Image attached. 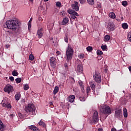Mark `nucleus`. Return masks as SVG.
I'll return each mask as SVG.
<instances>
[{
  "instance_id": "38",
  "label": "nucleus",
  "mask_w": 131,
  "mask_h": 131,
  "mask_svg": "<svg viewBox=\"0 0 131 131\" xmlns=\"http://www.w3.org/2000/svg\"><path fill=\"white\" fill-rule=\"evenodd\" d=\"M79 100L81 101V102H84L85 101V97H80Z\"/></svg>"
},
{
  "instance_id": "49",
  "label": "nucleus",
  "mask_w": 131,
  "mask_h": 131,
  "mask_svg": "<svg viewBox=\"0 0 131 131\" xmlns=\"http://www.w3.org/2000/svg\"><path fill=\"white\" fill-rule=\"evenodd\" d=\"M64 41H66V42H68V38L67 37V36H66L64 38Z\"/></svg>"
},
{
  "instance_id": "62",
  "label": "nucleus",
  "mask_w": 131,
  "mask_h": 131,
  "mask_svg": "<svg viewBox=\"0 0 131 131\" xmlns=\"http://www.w3.org/2000/svg\"><path fill=\"white\" fill-rule=\"evenodd\" d=\"M122 20H123V17H121Z\"/></svg>"
},
{
  "instance_id": "41",
  "label": "nucleus",
  "mask_w": 131,
  "mask_h": 131,
  "mask_svg": "<svg viewBox=\"0 0 131 131\" xmlns=\"http://www.w3.org/2000/svg\"><path fill=\"white\" fill-rule=\"evenodd\" d=\"M104 38L106 40H109L111 38V37L110 36L108 35H106L104 36Z\"/></svg>"
},
{
  "instance_id": "21",
  "label": "nucleus",
  "mask_w": 131,
  "mask_h": 131,
  "mask_svg": "<svg viewBox=\"0 0 131 131\" xmlns=\"http://www.w3.org/2000/svg\"><path fill=\"white\" fill-rule=\"evenodd\" d=\"M122 27L123 29H127L128 28V25L127 23H123L122 24Z\"/></svg>"
},
{
  "instance_id": "34",
  "label": "nucleus",
  "mask_w": 131,
  "mask_h": 131,
  "mask_svg": "<svg viewBox=\"0 0 131 131\" xmlns=\"http://www.w3.org/2000/svg\"><path fill=\"white\" fill-rule=\"evenodd\" d=\"M97 55H98V56H102V55H103V52L98 50L97 51Z\"/></svg>"
},
{
  "instance_id": "4",
  "label": "nucleus",
  "mask_w": 131,
  "mask_h": 131,
  "mask_svg": "<svg viewBox=\"0 0 131 131\" xmlns=\"http://www.w3.org/2000/svg\"><path fill=\"white\" fill-rule=\"evenodd\" d=\"M25 110L27 112H33V111H35V107L33 104L29 103L28 106L25 107Z\"/></svg>"
},
{
  "instance_id": "35",
  "label": "nucleus",
  "mask_w": 131,
  "mask_h": 131,
  "mask_svg": "<svg viewBox=\"0 0 131 131\" xmlns=\"http://www.w3.org/2000/svg\"><path fill=\"white\" fill-rule=\"evenodd\" d=\"M29 60L30 61H33L34 60V56L32 54H30L29 56Z\"/></svg>"
},
{
  "instance_id": "54",
  "label": "nucleus",
  "mask_w": 131,
  "mask_h": 131,
  "mask_svg": "<svg viewBox=\"0 0 131 131\" xmlns=\"http://www.w3.org/2000/svg\"><path fill=\"white\" fill-rule=\"evenodd\" d=\"M111 131H116V129L115 128H112Z\"/></svg>"
},
{
  "instance_id": "56",
  "label": "nucleus",
  "mask_w": 131,
  "mask_h": 131,
  "mask_svg": "<svg viewBox=\"0 0 131 131\" xmlns=\"http://www.w3.org/2000/svg\"><path fill=\"white\" fill-rule=\"evenodd\" d=\"M128 69L129 71L131 72V66L129 67Z\"/></svg>"
},
{
  "instance_id": "43",
  "label": "nucleus",
  "mask_w": 131,
  "mask_h": 131,
  "mask_svg": "<svg viewBox=\"0 0 131 131\" xmlns=\"http://www.w3.org/2000/svg\"><path fill=\"white\" fill-rule=\"evenodd\" d=\"M80 3L81 4V5H84L85 3V0H79Z\"/></svg>"
},
{
  "instance_id": "59",
  "label": "nucleus",
  "mask_w": 131,
  "mask_h": 131,
  "mask_svg": "<svg viewBox=\"0 0 131 131\" xmlns=\"http://www.w3.org/2000/svg\"><path fill=\"white\" fill-rule=\"evenodd\" d=\"M64 67H67V63L64 64Z\"/></svg>"
},
{
  "instance_id": "24",
  "label": "nucleus",
  "mask_w": 131,
  "mask_h": 131,
  "mask_svg": "<svg viewBox=\"0 0 131 131\" xmlns=\"http://www.w3.org/2000/svg\"><path fill=\"white\" fill-rule=\"evenodd\" d=\"M88 4H89V5H90V6H93L95 4V1L94 0H86Z\"/></svg>"
},
{
  "instance_id": "1",
  "label": "nucleus",
  "mask_w": 131,
  "mask_h": 131,
  "mask_svg": "<svg viewBox=\"0 0 131 131\" xmlns=\"http://www.w3.org/2000/svg\"><path fill=\"white\" fill-rule=\"evenodd\" d=\"M6 25L8 29H10L12 31H17L20 28V22L17 18L7 20L6 22Z\"/></svg>"
},
{
  "instance_id": "51",
  "label": "nucleus",
  "mask_w": 131,
  "mask_h": 131,
  "mask_svg": "<svg viewBox=\"0 0 131 131\" xmlns=\"http://www.w3.org/2000/svg\"><path fill=\"white\" fill-rule=\"evenodd\" d=\"M10 118H13V117H14V115L11 114L10 115Z\"/></svg>"
},
{
  "instance_id": "42",
  "label": "nucleus",
  "mask_w": 131,
  "mask_h": 131,
  "mask_svg": "<svg viewBox=\"0 0 131 131\" xmlns=\"http://www.w3.org/2000/svg\"><path fill=\"white\" fill-rule=\"evenodd\" d=\"M91 91V88L90 86H88L86 88V94L87 95H89V93Z\"/></svg>"
},
{
  "instance_id": "58",
  "label": "nucleus",
  "mask_w": 131,
  "mask_h": 131,
  "mask_svg": "<svg viewBox=\"0 0 131 131\" xmlns=\"http://www.w3.org/2000/svg\"><path fill=\"white\" fill-rule=\"evenodd\" d=\"M52 105H53V102H50V105L52 106Z\"/></svg>"
},
{
  "instance_id": "3",
  "label": "nucleus",
  "mask_w": 131,
  "mask_h": 131,
  "mask_svg": "<svg viewBox=\"0 0 131 131\" xmlns=\"http://www.w3.org/2000/svg\"><path fill=\"white\" fill-rule=\"evenodd\" d=\"M100 112L103 114H110L111 113V108L109 106H103L102 108L100 109Z\"/></svg>"
},
{
  "instance_id": "5",
  "label": "nucleus",
  "mask_w": 131,
  "mask_h": 131,
  "mask_svg": "<svg viewBox=\"0 0 131 131\" xmlns=\"http://www.w3.org/2000/svg\"><path fill=\"white\" fill-rule=\"evenodd\" d=\"M92 121L94 124L99 122V115H98V111H95L93 116Z\"/></svg>"
},
{
  "instance_id": "48",
  "label": "nucleus",
  "mask_w": 131,
  "mask_h": 131,
  "mask_svg": "<svg viewBox=\"0 0 131 131\" xmlns=\"http://www.w3.org/2000/svg\"><path fill=\"white\" fill-rule=\"evenodd\" d=\"M28 29H29V30H30V28H31V24L29 23V24H28Z\"/></svg>"
},
{
  "instance_id": "10",
  "label": "nucleus",
  "mask_w": 131,
  "mask_h": 131,
  "mask_svg": "<svg viewBox=\"0 0 131 131\" xmlns=\"http://www.w3.org/2000/svg\"><path fill=\"white\" fill-rule=\"evenodd\" d=\"M121 109L119 108L118 110H116L115 113V117H116V118H120L121 117V115H122V114L121 113Z\"/></svg>"
},
{
  "instance_id": "18",
  "label": "nucleus",
  "mask_w": 131,
  "mask_h": 131,
  "mask_svg": "<svg viewBox=\"0 0 131 131\" xmlns=\"http://www.w3.org/2000/svg\"><path fill=\"white\" fill-rule=\"evenodd\" d=\"M29 128H30V129H31V130L39 131V129H38V128H37V127H35L33 125L30 126Z\"/></svg>"
},
{
  "instance_id": "12",
  "label": "nucleus",
  "mask_w": 131,
  "mask_h": 131,
  "mask_svg": "<svg viewBox=\"0 0 131 131\" xmlns=\"http://www.w3.org/2000/svg\"><path fill=\"white\" fill-rule=\"evenodd\" d=\"M94 78L96 82L100 83L101 82V75L97 74V73L94 75Z\"/></svg>"
},
{
  "instance_id": "53",
  "label": "nucleus",
  "mask_w": 131,
  "mask_h": 131,
  "mask_svg": "<svg viewBox=\"0 0 131 131\" xmlns=\"http://www.w3.org/2000/svg\"><path fill=\"white\" fill-rule=\"evenodd\" d=\"M6 48L7 49H8V48H10V45H6Z\"/></svg>"
},
{
  "instance_id": "60",
  "label": "nucleus",
  "mask_w": 131,
  "mask_h": 131,
  "mask_svg": "<svg viewBox=\"0 0 131 131\" xmlns=\"http://www.w3.org/2000/svg\"><path fill=\"white\" fill-rule=\"evenodd\" d=\"M41 19V17H39V18H38L39 21H40Z\"/></svg>"
},
{
  "instance_id": "19",
  "label": "nucleus",
  "mask_w": 131,
  "mask_h": 131,
  "mask_svg": "<svg viewBox=\"0 0 131 131\" xmlns=\"http://www.w3.org/2000/svg\"><path fill=\"white\" fill-rule=\"evenodd\" d=\"M4 129H5V125H4L3 122L0 120V130L4 131Z\"/></svg>"
},
{
  "instance_id": "8",
  "label": "nucleus",
  "mask_w": 131,
  "mask_h": 131,
  "mask_svg": "<svg viewBox=\"0 0 131 131\" xmlns=\"http://www.w3.org/2000/svg\"><path fill=\"white\" fill-rule=\"evenodd\" d=\"M4 92L10 94V93L13 92V87L11 85H7L4 88Z\"/></svg>"
},
{
  "instance_id": "63",
  "label": "nucleus",
  "mask_w": 131,
  "mask_h": 131,
  "mask_svg": "<svg viewBox=\"0 0 131 131\" xmlns=\"http://www.w3.org/2000/svg\"><path fill=\"white\" fill-rule=\"evenodd\" d=\"M44 2H48L49 0H43Z\"/></svg>"
},
{
  "instance_id": "33",
  "label": "nucleus",
  "mask_w": 131,
  "mask_h": 131,
  "mask_svg": "<svg viewBox=\"0 0 131 131\" xmlns=\"http://www.w3.org/2000/svg\"><path fill=\"white\" fill-rule=\"evenodd\" d=\"M127 39L131 42V32H129L127 34Z\"/></svg>"
},
{
  "instance_id": "46",
  "label": "nucleus",
  "mask_w": 131,
  "mask_h": 131,
  "mask_svg": "<svg viewBox=\"0 0 131 131\" xmlns=\"http://www.w3.org/2000/svg\"><path fill=\"white\" fill-rule=\"evenodd\" d=\"M39 10H41V11H43V10H45V8H43V6H42L39 7Z\"/></svg>"
},
{
  "instance_id": "37",
  "label": "nucleus",
  "mask_w": 131,
  "mask_h": 131,
  "mask_svg": "<svg viewBox=\"0 0 131 131\" xmlns=\"http://www.w3.org/2000/svg\"><path fill=\"white\" fill-rule=\"evenodd\" d=\"M86 50L88 52H92V51H93V47L89 46L86 48Z\"/></svg>"
},
{
  "instance_id": "20",
  "label": "nucleus",
  "mask_w": 131,
  "mask_h": 131,
  "mask_svg": "<svg viewBox=\"0 0 131 131\" xmlns=\"http://www.w3.org/2000/svg\"><path fill=\"white\" fill-rule=\"evenodd\" d=\"M109 16L112 19H115V17H116V16L115 15V13H114V12H110L109 13Z\"/></svg>"
},
{
  "instance_id": "45",
  "label": "nucleus",
  "mask_w": 131,
  "mask_h": 131,
  "mask_svg": "<svg viewBox=\"0 0 131 131\" xmlns=\"http://www.w3.org/2000/svg\"><path fill=\"white\" fill-rule=\"evenodd\" d=\"M80 88L82 92L83 93L84 92V86H80Z\"/></svg>"
},
{
  "instance_id": "6",
  "label": "nucleus",
  "mask_w": 131,
  "mask_h": 131,
  "mask_svg": "<svg viewBox=\"0 0 131 131\" xmlns=\"http://www.w3.org/2000/svg\"><path fill=\"white\" fill-rule=\"evenodd\" d=\"M50 65L52 68H56V65L57 62H56V59L54 57H52L50 59Z\"/></svg>"
},
{
  "instance_id": "55",
  "label": "nucleus",
  "mask_w": 131,
  "mask_h": 131,
  "mask_svg": "<svg viewBox=\"0 0 131 131\" xmlns=\"http://www.w3.org/2000/svg\"><path fill=\"white\" fill-rule=\"evenodd\" d=\"M56 53L57 54V55H60V51H57Z\"/></svg>"
},
{
  "instance_id": "25",
  "label": "nucleus",
  "mask_w": 131,
  "mask_h": 131,
  "mask_svg": "<svg viewBox=\"0 0 131 131\" xmlns=\"http://www.w3.org/2000/svg\"><path fill=\"white\" fill-rule=\"evenodd\" d=\"M20 98H21V95H20V93H17L15 95V99L16 101H19V100H20Z\"/></svg>"
},
{
  "instance_id": "7",
  "label": "nucleus",
  "mask_w": 131,
  "mask_h": 131,
  "mask_svg": "<svg viewBox=\"0 0 131 131\" xmlns=\"http://www.w3.org/2000/svg\"><path fill=\"white\" fill-rule=\"evenodd\" d=\"M115 25H114V24L113 23V22L112 21H110L108 24L107 28V29L110 31H113V30H114V29H115Z\"/></svg>"
},
{
  "instance_id": "29",
  "label": "nucleus",
  "mask_w": 131,
  "mask_h": 131,
  "mask_svg": "<svg viewBox=\"0 0 131 131\" xmlns=\"http://www.w3.org/2000/svg\"><path fill=\"white\" fill-rule=\"evenodd\" d=\"M91 88L93 91H94L95 88H96V84L94 82H91Z\"/></svg>"
},
{
  "instance_id": "36",
  "label": "nucleus",
  "mask_w": 131,
  "mask_h": 131,
  "mask_svg": "<svg viewBox=\"0 0 131 131\" xmlns=\"http://www.w3.org/2000/svg\"><path fill=\"white\" fill-rule=\"evenodd\" d=\"M101 49L102 50V51H106V50H107V46L106 45H102L101 46Z\"/></svg>"
},
{
  "instance_id": "22",
  "label": "nucleus",
  "mask_w": 131,
  "mask_h": 131,
  "mask_svg": "<svg viewBox=\"0 0 131 131\" xmlns=\"http://www.w3.org/2000/svg\"><path fill=\"white\" fill-rule=\"evenodd\" d=\"M18 74L19 73H18V72L17 70H14L12 71V75H13V76H18Z\"/></svg>"
},
{
  "instance_id": "2",
  "label": "nucleus",
  "mask_w": 131,
  "mask_h": 131,
  "mask_svg": "<svg viewBox=\"0 0 131 131\" xmlns=\"http://www.w3.org/2000/svg\"><path fill=\"white\" fill-rule=\"evenodd\" d=\"M74 51L71 47V45H69L66 51L67 60L70 61L72 59V56H73Z\"/></svg>"
},
{
  "instance_id": "64",
  "label": "nucleus",
  "mask_w": 131,
  "mask_h": 131,
  "mask_svg": "<svg viewBox=\"0 0 131 131\" xmlns=\"http://www.w3.org/2000/svg\"><path fill=\"white\" fill-rule=\"evenodd\" d=\"M30 1V2H32V1H33V0H29Z\"/></svg>"
},
{
  "instance_id": "11",
  "label": "nucleus",
  "mask_w": 131,
  "mask_h": 131,
  "mask_svg": "<svg viewBox=\"0 0 131 131\" xmlns=\"http://www.w3.org/2000/svg\"><path fill=\"white\" fill-rule=\"evenodd\" d=\"M74 4H72L71 5V7L73 10H75V11H76L77 12L78 11H79V7H78V2L76 1L74 2Z\"/></svg>"
},
{
  "instance_id": "9",
  "label": "nucleus",
  "mask_w": 131,
  "mask_h": 131,
  "mask_svg": "<svg viewBox=\"0 0 131 131\" xmlns=\"http://www.w3.org/2000/svg\"><path fill=\"white\" fill-rule=\"evenodd\" d=\"M75 71H76L77 73H82V72L83 71V67H82V64H79L77 66Z\"/></svg>"
},
{
  "instance_id": "27",
  "label": "nucleus",
  "mask_w": 131,
  "mask_h": 131,
  "mask_svg": "<svg viewBox=\"0 0 131 131\" xmlns=\"http://www.w3.org/2000/svg\"><path fill=\"white\" fill-rule=\"evenodd\" d=\"M123 115H124V117L125 118L127 117V110H126V108L123 109Z\"/></svg>"
},
{
  "instance_id": "30",
  "label": "nucleus",
  "mask_w": 131,
  "mask_h": 131,
  "mask_svg": "<svg viewBox=\"0 0 131 131\" xmlns=\"http://www.w3.org/2000/svg\"><path fill=\"white\" fill-rule=\"evenodd\" d=\"M29 89V85H28V84H26L24 86V90L25 91H28V90Z\"/></svg>"
},
{
  "instance_id": "40",
  "label": "nucleus",
  "mask_w": 131,
  "mask_h": 131,
  "mask_svg": "<svg viewBox=\"0 0 131 131\" xmlns=\"http://www.w3.org/2000/svg\"><path fill=\"white\" fill-rule=\"evenodd\" d=\"M70 17L71 19H73V20H77V18H76V16H75V15H74L73 14H71Z\"/></svg>"
},
{
  "instance_id": "50",
  "label": "nucleus",
  "mask_w": 131,
  "mask_h": 131,
  "mask_svg": "<svg viewBox=\"0 0 131 131\" xmlns=\"http://www.w3.org/2000/svg\"><path fill=\"white\" fill-rule=\"evenodd\" d=\"M79 84L80 86H82L83 85V83L81 81L79 82Z\"/></svg>"
},
{
  "instance_id": "61",
  "label": "nucleus",
  "mask_w": 131,
  "mask_h": 131,
  "mask_svg": "<svg viewBox=\"0 0 131 131\" xmlns=\"http://www.w3.org/2000/svg\"><path fill=\"white\" fill-rule=\"evenodd\" d=\"M30 21H32V18H31Z\"/></svg>"
},
{
  "instance_id": "15",
  "label": "nucleus",
  "mask_w": 131,
  "mask_h": 131,
  "mask_svg": "<svg viewBox=\"0 0 131 131\" xmlns=\"http://www.w3.org/2000/svg\"><path fill=\"white\" fill-rule=\"evenodd\" d=\"M68 13L70 14V15H74V16H76L77 17H78L79 15L77 12H76L75 10H68Z\"/></svg>"
},
{
  "instance_id": "16",
  "label": "nucleus",
  "mask_w": 131,
  "mask_h": 131,
  "mask_svg": "<svg viewBox=\"0 0 131 131\" xmlns=\"http://www.w3.org/2000/svg\"><path fill=\"white\" fill-rule=\"evenodd\" d=\"M69 21V19L67 17H65L63 19L62 21V25H66L68 22Z\"/></svg>"
},
{
  "instance_id": "47",
  "label": "nucleus",
  "mask_w": 131,
  "mask_h": 131,
  "mask_svg": "<svg viewBox=\"0 0 131 131\" xmlns=\"http://www.w3.org/2000/svg\"><path fill=\"white\" fill-rule=\"evenodd\" d=\"M9 79L11 80V81H14V77L11 76L9 77Z\"/></svg>"
},
{
  "instance_id": "57",
  "label": "nucleus",
  "mask_w": 131,
  "mask_h": 131,
  "mask_svg": "<svg viewBox=\"0 0 131 131\" xmlns=\"http://www.w3.org/2000/svg\"><path fill=\"white\" fill-rule=\"evenodd\" d=\"M98 131H103V130H102V129H101V128H99Z\"/></svg>"
},
{
  "instance_id": "28",
  "label": "nucleus",
  "mask_w": 131,
  "mask_h": 131,
  "mask_svg": "<svg viewBox=\"0 0 131 131\" xmlns=\"http://www.w3.org/2000/svg\"><path fill=\"white\" fill-rule=\"evenodd\" d=\"M69 80L71 84H73V83L75 82V80H74V78H72V77L69 78Z\"/></svg>"
},
{
  "instance_id": "32",
  "label": "nucleus",
  "mask_w": 131,
  "mask_h": 131,
  "mask_svg": "<svg viewBox=\"0 0 131 131\" xmlns=\"http://www.w3.org/2000/svg\"><path fill=\"white\" fill-rule=\"evenodd\" d=\"M15 81L17 83H20L21 81H22V78H17L15 79Z\"/></svg>"
},
{
  "instance_id": "39",
  "label": "nucleus",
  "mask_w": 131,
  "mask_h": 131,
  "mask_svg": "<svg viewBox=\"0 0 131 131\" xmlns=\"http://www.w3.org/2000/svg\"><path fill=\"white\" fill-rule=\"evenodd\" d=\"M122 6H123V7H126L127 6V2L123 1L122 3Z\"/></svg>"
},
{
  "instance_id": "52",
  "label": "nucleus",
  "mask_w": 131,
  "mask_h": 131,
  "mask_svg": "<svg viewBox=\"0 0 131 131\" xmlns=\"http://www.w3.org/2000/svg\"><path fill=\"white\" fill-rule=\"evenodd\" d=\"M21 103H25V99H22L21 100Z\"/></svg>"
},
{
  "instance_id": "44",
  "label": "nucleus",
  "mask_w": 131,
  "mask_h": 131,
  "mask_svg": "<svg viewBox=\"0 0 131 131\" xmlns=\"http://www.w3.org/2000/svg\"><path fill=\"white\" fill-rule=\"evenodd\" d=\"M61 4L60 2H57L56 4V7H61Z\"/></svg>"
},
{
  "instance_id": "17",
  "label": "nucleus",
  "mask_w": 131,
  "mask_h": 131,
  "mask_svg": "<svg viewBox=\"0 0 131 131\" xmlns=\"http://www.w3.org/2000/svg\"><path fill=\"white\" fill-rule=\"evenodd\" d=\"M2 106L3 107H5L6 108H8V109H10L11 108H12V106L11 105V103H3L2 104Z\"/></svg>"
},
{
  "instance_id": "31",
  "label": "nucleus",
  "mask_w": 131,
  "mask_h": 131,
  "mask_svg": "<svg viewBox=\"0 0 131 131\" xmlns=\"http://www.w3.org/2000/svg\"><path fill=\"white\" fill-rule=\"evenodd\" d=\"M78 57L79 59H83L84 58V54L83 53L79 54Z\"/></svg>"
},
{
  "instance_id": "13",
  "label": "nucleus",
  "mask_w": 131,
  "mask_h": 131,
  "mask_svg": "<svg viewBox=\"0 0 131 131\" xmlns=\"http://www.w3.org/2000/svg\"><path fill=\"white\" fill-rule=\"evenodd\" d=\"M75 99V96L72 95L68 97V101L70 103H73L74 102V100Z\"/></svg>"
},
{
  "instance_id": "23",
  "label": "nucleus",
  "mask_w": 131,
  "mask_h": 131,
  "mask_svg": "<svg viewBox=\"0 0 131 131\" xmlns=\"http://www.w3.org/2000/svg\"><path fill=\"white\" fill-rule=\"evenodd\" d=\"M38 124H39L40 125H41L42 126H43V127H47V125L46 124V123L45 122H43V121H42V120H40L39 122H38Z\"/></svg>"
},
{
  "instance_id": "14",
  "label": "nucleus",
  "mask_w": 131,
  "mask_h": 131,
  "mask_svg": "<svg viewBox=\"0 0 131 131\" xmlns=\"http://www.w3.org/2000/svg\"><path fill=\"white\" fill-rule=\"evenodd\" d=\"M37 35L38 38H41L42 37V35H43V31L42 30V28L38 30Z\"/></svg>"
},
{
  "instance_id": "26",
  "label": "nucleus",
  "mask_w": 131,
  "mask_h": 131,
  "mask_svg": "<svg viewBox=\"0 0 131 131\" xmlns=\"http://www.w3.org/2000/svg\"><path fill=\"white\" fill-rule=\"evenodd\" d=\"M58 91H59V87H58V86H55L53 91L54 95H56V94L58 93Z\"/></svg>"
}]
</instances>
